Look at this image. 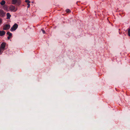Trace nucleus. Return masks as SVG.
Instances as JSON below:
<instances>
[{
    "mask_svg": "<svg viewBox=\"0 0 130 130\" xmlns=\"http://www.w3.org/2000/svg\"><path fill=\"white\" fill-rule=\"evenodd\" d=\"M42 31L43 33L45 34V31L43 30H42Z\"/></svg>",
    "mask_w": 130,
    "mask_h": 130,
    "instance_id": "dca6fc26",
    "label": "nucleus"
},
{
    "mask_svg": "<svg viewBox=\"0 0 130 130\" xmlns=\"http://www.w3.org/2000/svg\"><path fill=\"white\" fill-rule=\"evenodd\" d=\"M128 35L130 37V28L128 29Z\"/></svg>",
    "mask_w": 130,
    "mask_h": 130,
    "instance_id": "9b49d317",
    "label": "nucleus"
},
{
    "mask_svg": "<svg viewBox=\"0 0 130 130\" xmlns=\"http://www.w3.org/2000/svg\"><path fill=\"white\" fill-rule=\"evenodd\" d=\"M6 43L4 42L2 43L1 45V47L0 49L1 50V51H2V50L4 49L6 45Z\"/></svg>",
    "mask_w": 130,
    "mask_h": 130,
    "instance_id": "20e7f679",
    "label": "nucleus"
},
{
    "mask_svg": "<svg viewBox=\"0 0 130 130\" xmlns=\"http://www.w3.org/2000/svg\"><path fill=\"white\" fill-rule=\"evenodd\" d=\"M20 2V0H12V3L13 4H15L17 2Z\"/></svg>",
    "mask_w": 130,
    "mask_h": 130,
    "instance_id": "423d86ee",
    "label": "nucleus"
},
{
    "mask_svg": "<svg viewBox=\"0 0 130 130\" xmlns=\"http://www.w3.org/2000/svg\"><path fill=\"white\" fill-rule=\"evenodd\" d=\"M4 9L6 10H7V11H8V10H7V9Z\"/></svg>",
    "mask_w": 130,
    "mask_h": 130,
    "instance_id": "f3484780",
    "label": "nucleus"
},
{
    "mask_svg": "<svg viewBox=\"0 0 130 130\" xmlns=\"http://www.w3.org/2000/svg\"><path fill=\"white\" fill-rule=\"evenodd\" d=\"M5 3L6 2L4 0H3L0 3V4L1 5H3L5 4Z\"/></svg>",
    "mask_w": 130,
    "mask_h": 130,
    "instance_id": "9d476101",
    "label": "nucleus"
},
{
    "mask_svg": "<svg viewBox=\"0 0 130 130\" xmlns=\"http://www.w3.org/2000/svg\"><path fill=\"white\" fill-rule=\"evenodd\" d=\"M11 36H9L8 37H7V38H8V39H9L11 38Z\"/></svg>",
    "mask_w": 130,
    "mask_h": 130,
    "instance_id": "2eb2a0df",
    "label": "nucleus"
},
{
    "mask_svg": "<svg viewBox=\"0 0 130 130\" xmlns=\"http://www.w3.org/2000/svg\"><path fill=\"white\" fill-rule=\"evenodd\" d=\"M2 22V20L0 18V24H1Z\"/></svg>",
    "mask_w": 130,
    "mask_h": 130,
    "instance_id": "4468645a",
    "label": "nucleus"
},
{
    "mask_svg": "<svg viewBox=\"0 0 130 130\" xmlns=\"http://www.w3.org/2000/svg\"><path fill=\"white\" fill-rule=\"evenodd\" d=\"M10 10L11 11L15 12L17 10V8L14 6L11 5L9 7Z\"/></svg>",
    "mask_w": 130,
    "mask_h": 130,
    "instance_id": "f257e3e1",
    "label": "nucleus"
},
{
    "mask_svg": "<svg viewBox=\"0 0 130 130\" xmlns=\"http://www.w3.org/2000/svg\"><path fill=\"white\" fill-rule=\"evenodd\" d=\"M18 26V25L17 24H14L11 28L10 31H12L15 30L17 28Z\"/></svg>",
    "mask_w": 130,
    "mask_h": 130,
    "instance_id": "f03ea898",
    "label": "nucleus"
},
{
    "mask_svg": "<svg viewBox=\"0 0 130 130\" xmlns=\"http://www.w3.org/2000/svg\"><path fill=\"white\" fill-rule=\"evenodd\" d=\"M5 32L4 31H0V36H2L5 35Z\"/></svg>",
    "mask_w": 130,
    "mask_h": 130,
    "instance_id": "0eeeda50",
    "label": "nucleus"
},
{
    "mask_svg": "<svg viewBox=\"0 0 130 130\" xmlns=\"http://www.w3.org/2000/svg\"><path fill=\"white\" fill-rule=\"evenodd\" d=\"M10 26L9 25L6 24L3 27V29L4 30H7L9 29L10 28Z\"/></svg>",
    "mask_w": 130,
    "mask_h": 130,
    "instance_id": "7ed1b4c3",
    "label": "nucleus"
},
{
    "mask_svg": "<svg viewBox=\"0 0 130 130\" xmlns=\"http://www.w3.org/2000/svg\"><path fill=\"white\" fill-rule=\"evenodd\" d=\"M7 19H9L11 17V15L9 13H7L6 14Z\"/></svg>",
    "mask_w": 130,
    "mask_h": 130,
    "instance_id": "1a4fd4ad",
    "label": "nucleus"
},
{
    "mask_svg": "<svg viewBox=\"0 0 130 130\" xmlns=\"http://www.w3.org/2000/svg\"><path fill=\"white\" fill-rule=\"evenodd\" d=\"M7 34L9 36H12V34L9 32H8L7 33Z\"/></svg>",
    "mask_w": 130,
    "mask_h": 130,
    "instance_id": "f8f14e48",
    "label": "nucleus"
},
{
    "mask_svg": "<svg viewBox=\"0 0 130 130\" xmlns=\"http://www.w3.org/2000/svg\"><path fill=\"white\" fill-rule=\"evenodd\" d=\"M6 13L3 10H0V16H3Z\"/></svg>",
    "mask_w": 130,
    "mask_h": 130,
    "instance_id": "39448f33",
    "label": "nucleus"
},
{
    "mask_svg": "<svg viewBox=\"0 0 130 130\" xmlns=\"http://www.w3.org/2000/svg\"><path fill=\"white\" fill-rule=\"evenodd\" d=\"M66 11L67 13L70 12V10L69 9L66 10Z\"/></svg>",
    "mask_w": 130,
    "mask_h": 130,
    "instance_id": "ddd939ff",
    "label": "nucleus"
},
{
    "mask_svg": "<svg viewBox=\"0 0 130 130\" xmlns=\"http://www.w3.org/2000/svg\"><path fill=\"white\" fill-rule=\"evenodd\" d=\"M25 2L27 3V5H28L27 8H29L30 6V4L29 3H30V1H29V0H25Z\"/></svg>",
    "mask_w": 130,
    "mask_h": 130,
    "instance_id": "6e6552de",
    "label": "nucleus"
}]
</instances>
